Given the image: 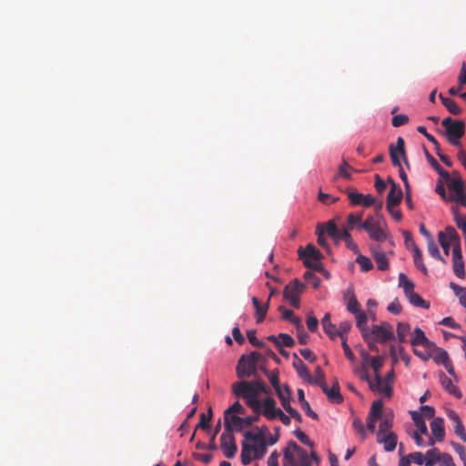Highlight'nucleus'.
<instances>
[{"instance_id":"1","label":"nucleus","mask_w":466,"mask_h":466,"mask_svg":"<svg viewBox=\"0 0 466 466\" xmlns=\"http://www.w3.org/2000/svg\"><path fill=\"white\" fill-rule=\"evenodd\" d=\"M232 392L237 398L243 399L248 407H249L254 413H260L261 411V400L253 387L250 380H241L232 384Z\"/></svg>"},{"instance_id":"2","label":"nucleus","mask_w":466,"mask_h":466,"mask_svg":"<svg viewBox=\"0 0 466 466\" xmlns=\"http://www.w3.org/2000/svg\"><path fill=\"white\" fill-rule=\"evenodd\" d=\"M390 156L394 167H399V174L400 179L403 181L406 190H410V184L408 181V177L405 171L403 170L400 157H401L408 168H410V164L407 159L406 152H405V141L401 137H399L396 142V146L390 145L389 147Z\"/></svg>"},{"instance_id":"3","label":"nucleus","mask_w":466,"mask_h":466,"mask_svg":"<svg viewBox=\"0 0 466 466\" xmlns=\"http://www.w3.org/2000/svg\"><path fill=\"white\" fill-rule=\"evenodd\" d=\"M284 466H309L310 460L307 451L295 441H290L283 453Z\"/></svg>"},{"instance_id":"4","label":"nucleus","mask_w":466,"mask_h":466,"mask_svg":"<svg viewBox=\"0 0 466 466\" xmlns=\"http://www.w3.org/2000/svg\"><path fill=\"white\" fill-rule=\"evenodd\" d=\"M370 366L374 370L375 381H370V388L373 391H379L383 393L386 397H391L392 395V386H390L388 382L382 385V377L380 374V369L383 367V357L377 356L372 357L370 359Z\"/></svg>"},{"instance_id":"5","label":"nucleus","mask_w":466,"mask_h":466,"mask_svg":"<svg viewBox=\"0 0 466 466\" xmlns=\"http://www.w3.org/2000/svg\"><path fill=\"white\" fill-rule=\"evenodd\" d=\"M384 227H386L384 218L377 219L372 216L368 217L365 221L360 224V228L364 229L371 239L378 242L384 241L388 237Z\"/></svg>"},{"instance_id":"6","label":"nucleus","mask_w":466,"mask_h":466,"mask_svg":"<svg viewBox=\"0 0 466 466\" xmlns=\"http://www.w3.org/2000/svg\"><path fill=\"white\" fill-rule=\"evenodd\" d=\"M442 126L445 127V135L448 141L454 147H461L460 139L465 133V123L462 120H454L448 116L442 120Z\"/></svg>"},{"instance_id":"7","label":"nucleus","mask_w":466,"mask_h":466,"mask_svg":"<svg viewBox=\"0 0 466 466\" xmlns=\"http://www.w3.org/2000/svg\"><path fill=\"white\" fill-rule=\"evenodd\" d=\"M299 256L303 260V264L310 269H320L319 266L312 261H319L322 258V255L313 244H308L305 248H299Z\"/></svg>"},{"instance_id":"8","label":"nucleus","mask_w":466,"mask_h":466,"mask_svg":"<svg viewBox=\"0 0 466 466\" xmlns=\"http://www.w3.org/2000/svg\"><path fill=\"white\" fill-rule=\"evenodd\" d=\"M220 447L228 459L234 458L238 451L235 437L228 422L226 423V430H224L220 436Z\"/></svg>"},{"instance_id":"9","label":"nucleus","mask_w":466,"mask_h":466,"mask_svg":"<svg viewBox=\"0 0 466 466\" xmlns=\"http://www.w3.org/2000/svg\"><path fill=\"white\" fill-rule=\"evenodd\" d=\"M369 335H371L377 342L385 343L394 339L393 327L389 322L373 325Z\"/></svg>"},{"instance_id":"10","label":"nucleus","mask_w":466,"mask_h":466,"mask_svg":"<svg viewBox=\"0 0 466 466\" xmlns=\"http://www.w3.org/2000/svg\"><path fill=\"white\" fill-rule=\"evenodd\" d=\"M236 373L240 380H245L252 376L256 378L258 375V366L247 360L246 355L243 354L238 361Z\"/></svg>"},{"instance_id":"11","label":"nucleus","mask_w":466,"mask_h":466,"mask_svg":"<svg viewBox=\"0 0 466 466\" xmlns=\"http://www.w3.org/2000/svg\"><path fill=\"white\" fill-rule=\"evenodd\" d=\"M452 268L459 279L465 278L464 261L461 253V243H454L452 248Z\"/></svg>"},{"instance_id":"12","label":"nucleus","mask_w":466,"mask_h":466,"mask_svg":"<svg viewBox=\"0 0 466 466\" xmlns=\"http://www.w3.org/2000/svg\"><path fill=\"white\" fill-rule=\"evenodd\" d=\"M391 184L390 192L387 197V209L390 208H397L403 198V192L400 186H398L392 179H390Z\"/></svg>"},{"instance_id":"13","label":"nucleus","mask_w":466,"mask_h":466,"mask_svg":"<svg viewBox=\"0 0 466 466\" xmlns=\"http://www.w3.org/2000/svg\"><path fill=\"white\" fill-rule=\"evenodd\" d=\"M320 388H321L322 391L326 394L328 400L331 403H335V404L342 403L343 397L339 391V384L338 380H334L331 388H329L327 383H323V385H321Z\"/></svg>"},{"instance_id":"14","label":"nucleus","mask_w":466,"mask_h":466,"mask_svg":"<svg viewBox=\"0 0 466 466\" xmlns=\"http://www.w3.org/2000/svg\"><path fill=\"white\" fill-rule=\"evenodd\" d=\"M276 404L277 402L272 397H266L261 400L260 414H263L268 420L277 419V412L280 410V409H277Z\"/></svg>"},{"instance_id":"15","label":"nucleus","mask_w":466,"mask_h":466,"mask_svg":"<svg viewBox=\"0 0 466 466\" xmlns=\"http://www.w3.org/2000/svg\"><path fill=\"white\" fill-rule=\"evenodd\" d=\"M370 252L377 264L378 269L381 271L387 270L389 268V259L380 247L379 245L371 246Z\"/></svg>"},{"instance_id":"16","label":"nucleus","mask_w":466,"mask_h":466,"mask_svg":"<svg viewBox=\"0 0 466 466\" xmlns=\"http://www.w3.org/2000/svg\"><path fill=\"white\" fill-rule=\"evenodd\" d=\"M410 344L413 347L416 346H423L426 350H431L432 348H435V343L431 341L425 335L424 331L420 329L416 328L414 329L413 338L410 339Z\"/></svg>"},{"instance_id":"17","label":"nucleus","mask_w":466,"mask_h":466,"mask_svg":"<svg viewBox=\"0 0 466 466\" xmlns=\"http://www.w3.org/2000/svg\"><path fill=\"white\" fill-rule=\"evenodd\" d=\"M303 289L304 285L298 279H295L285 287L283 296L285 299L297 298L300 296Z\"/></svg>"},{"instance_id":"18","label":"nucleus","mask_w":466,"mask_h":466,"mask_svg":"<svg viewBox=\"0 0 466 466\" xmlns=\"http://www.w3.org/2000/svg\"><path fill=\"white\" fill-rule=\"evenodd\" d=\"M448 418L451 420V421L453 424L454 431L456 435L462 441H466V431L465 428L462 424L461 420L460 419L459 415L454 410H449Z\"/></svg>"},{"instance_id":"19","label":"nucleus","mask_w":466,"mask_h":466,"mask_svg":"<svg viewBox=\"0 0 466 466\" xmlns=\"http://www.w3.org/2000/svg\"><path fill=\"white\" fill-rule=\"evenodd\" d=\"M377 442L382 443L386 451H393L397 445V435L394 432L377 435Z\"/></svg>"},{"instance_id":"20","label":"nucleus","mask_w":466,"mask_h":466,"mask_svg":"<svg viewBox=\"0 0 466 466\" xmlns=\"http://www.w3.org/2000/svg\"><path fill=\"white\" fill-rule=\"evenodd\" d=\"M294 359L293 368L296 370L299 378L307 382L311 381V374L304 362L297 356L296 353H294Z\"/></svg>"},{"instance_id":"21","label":"nucleus","mask_w":466,"mask_h":466,"mask_svg":"<svg viewBox=\"0 0 466 466\" xmlns=\"http://www.w3.org/2000/svg\"><path fill=\"white\" fill-rule=\"evenodd\" d=\"M257 430H258V432H252L250 431H248L244 433V438H245V441H252V442H255V443H259L263 441H265V434L266 433H268V427L266 426H263L261 429H258L257 427Z\"/></svg>"},{"instance_id":"22","label":"nucleus","mask_w":466,"mask_h":466,"mask_svg":"<svg viewBox=\"0 0 466 466\" xmlns=\"http://www.w3.org/2000/svg\"><path fill=\"white\" fill-rule=\"evenodd\" d=\"M431 430L432 435L438 441H442L445 437V431L443 426V420L441 418H435L431 422Z\"/></svg>"},{"instance_id":"23","label":"nucleus","mask_w":466,"mask_h":466,"mask_svg":"<svg viewBox=\"0 0 466 466\" xmlns=\"http://www.w3.org/2000/svg\"><path fill=\"white\" fill-rule=\"evenodd\" d=\"M227 422L229 424L232 433L234 431H241L244 427L243 418L238 415H224V430H226Z\"/></svg>"},{"instance_id":"24","label":"nucleus","mask_w":466,"mask_h":466,"mask_svg":"<svg viewBox=\"0 0 466 466\" xmlns=\"http://www.w3.org/2000/svg\"><path fill=\"white\" fill-rule=\"evenodd\" d=\"M440 380L443 388L451 394H453L457 398H461L460 390L453 385L451 379H449L444 372L440 373Z\"/></svg>"},{"instance_id":"25","label":"nucleus","mask_w":466,"mask_h":466,"mask_svg":"<svg viewBox=\"0 0 466 466\" xmlns=\"http://www.w3.org/2000/svg\"><path fill=\"white\" fill-rule=\"evenodd\" d=\"M321 324L324 329V332L331 339H335L337 337V328L330 321V314L326 313L321 319Z\"/></svg>"},{"instance_id":"26","label":"nucleus","mask_w":466,"mask_h":466,"mask_svg":"<svg viewBox=\"0 0 466 466\" xmlns=\"http://www.w3.org/2000/svg\"><path fill=\"white\" fill-rule=\"evenodd\" d=\"M252 450V444H248L246 441L242 442L240 461L243 465H248L251 462L252 459H254Z\"/></svg>"},{"instance_id":"27","label":"nucleus","mask_w":466,"mask_h":466,"mask_svg":"<svg viewBox=\"0 0 466 466\" xmlns=\"http://www.w3.org/2000/svg\"><path fill=\"white\" fill-rule=\"evenodd\" d=\"M252 303L253 306L256 309V317H257V322L260 323L265 319L268 309V300L265 305H261L258 298L253 297L252 298Z\"/></svg>"},{"instance_id":"28","label":"nucleus","mask_w":466,"mask_h":466,"mask_svg":"<svg viewBox=\"0 0 466 466\" xmlns=\"http://www.w3.org/2000/svg\"><path fill=\"white\" fill-rule=\"evenodd\" d=\"M448 181V187L451 191H452L455 194L464 191L465 190V185L462 181L461 177L457 175L453 177L446 178Z\"/></svg>"},{"instance_id":"29","label":"nucleus","mask_w":466,"mask_h":466,"mask_svg":"<svg viewBox=\"0 0 466 466\" xmlns=\"http://www.w3.org/2000/svg\"><path fill=\"white\" fill-rule=\"evenodd\" d=\"M439 97L441 100L442 105L448 109V111L451 114L458 116L461 113V107L453 99L445 97L443 96L442 94H440Z\"/></svg>"},{"instance_id":"30","label":"nucleus","mask_w":466,"mask_h":466,"mask_svg":"<svg viewBox=\"0 0 466 466\" xmlns=\"http://www.w3.org/2000/svg\"><path fill=\"white\" fill-rule=\"evenodd\" d=\"M405 296L407 297L409 302L415 307H420L423 309L430 308V303L424 300L419 294L414 292V289Z\"/></svg>"},{"instance_id":"31","label":"nucleus","mask_w":466,"mask_h":466,"mask_svg":"<svg viewBox=\"0 0 466 466\" xmlns=\"http://www.w3.org/2000/svg\"><path fill=\"white\" fill-rule=\"evenodd\" d=\"M412 251H413V260H414L415 267L419 270H420L425 276H427L428 269L423 263L422 253H421L420 249L417 246H414V248Z\"/></svg>"},{"instance_id":"32","label":"nucleus","mask_w":466,"mask_h":466,"mask_svg":"<svg viewBox=\"0 0 466 466\" xmlns=\"http://www.w3.org/2000/svg\"><path fill=\"white\" fill-rule=\"evenodd\" d=\"M369 416L372 417L376 420H380L384 418L383 416V402L381 400H377L372 402Z\"/></svg>"},{"instance_id":"33","label":"nucleus","mask_w":466,"mask_h":466,"mask_svg":"<svg viewBox=\"0 0 466 466\" xmlns=\"http://www.w3.org/2000/svg\"><path fill=\"white\" fill-rule=\"evenodd\" d=\"M442 453L437 448L429 450L425 454V466H434L436 462L440 461Z\"/></svg>"},{"instance_id":"34","label":"nucleus","mask_w":466,"mask_h":466,"mask_svg":"<svg viewBox=\"0 0 466 466\" xmlns=\"http://www.w3.org/2000/svg\"><path fill=\"white\" fill-rule=\"evenodd\" d=\"M411 418H412V420H413L415 426L418 428V431L421 434H428V428L423 420L421 413H420L418 411H412Z\"/></svg>"},{"instance_id":"35","label":"nucleus","mask_w":466,"mask_h":466,"mask_svg":"<svg viewBox=\"0 0 466 466\" xmlns=\"http://www.w3.org/2000/svg\"><path fill=\"white\" fill-rule=\"evenodd\" d=\"M381 421L379 426V431L377 435L387 434L388 432H391L390 430L392 427V414H387L384 418L380 419Z\"/></svg>"},{"instance_id":"36","label":"nucleus","mask_w":466,"mask_h":466,"mask_svg":"<svg viewBox=\"0 0 466 466\" xmlns=\"http://www.w3.org/2000/svg\"><path fill=\"white\" fill-rule=\"evenodd\" d=\"M362 216H363V212H359V213H350L348 215V218H347V222H348V226L347 228L349 229H353L356 226L360 228V224H362Z\"/></svg>"},{"instance_id":"37","label":"nucleus","mask_w":466,"mask_h":466,"mask_svg":"<svg viewBox=\"0 0 466 466\" xmlns=\"http://www.w3.org/2000/svg\"><path fill=\"white\" fill-rule=\"evenodd\" d=\"M431 350H434L436 352V354L433 356V360L437 364L445 365L450 361L449 354L446 350L436 346L435 348H432Z\"/></svg>"},{"instance_id":"38","label":"nucleus","mask_w":466,"mask_h":466,"mask_svg":"<svg viewBox=\"0 0 466 466\" xmlns=\"http://www.w3.org/2000/svg\"><path fill=\"white\" fill-rule=\"evenodd\" d=\"M450 288L454 291L455 295L459 298L461 305L466 308V288L461 287L453 282L450 283Z\"/></svg>"},{"instance_id":"39","label":"nucleus","mask_w":466,"mask_h":466,"mask_svg":"<svg viewBox=\"0 0 466 466\" xmlns=\"http://www.w3.org/2000/svg\"><path fill=\"white\" fill-rule=\"evenodd\" d=\"M427 244H428L427 246H428V252H429V254H430L432 258H436V259H438V260L441 261L443 264H446V263H447V261H446V259H445V258L441 255L440 249H439V248H438L437 244L435 243L434 239H432V240H431V241H428V243H427Z\"/></svg>"},{"instance_id":"40","label":"nucleus","mask_w":466,"mask_h":466,"mask_svg":"<svg viewBox=\"0 0 466 466\" xmlns=\"http://www.w3.org/2000/svg\"><path fill=\"white\" fill-rule=\"evenodd\" d=\"M426 157L431 166L444 178H450V174L443 170L438 161L426 150Z\"/></svg>"},{"instance_id":"41","label":"nucleus","mask_w":466,"mask_h":466,"mask_svg":"<svg viewBox=\"0 0 466 466\" xmlns=\"http://www.w3.org/2000/svg\"><path fill=\"white\" fill-rule=\"evenodd\" d=\"M399 286L403 289L405 295L414 289L413 282L402 272L399 274Z\"/></svg>"},{"instance_id":"42","label":"nucleus","mask_w":466,"mask_h":466,"mask_svg":"<svg viewBox=\"0 0 466 466\" xmlns=\"http://www.w3.org/2000/svg\"><path fill=\"white\" fill-rule=\"evenodd\" d=\"M260 370L268 376L272 387L276 390V389H279L281 387L279 384V371L278 370H274L272 371H268L266 368L260 367Z\"/></svg>"},{"instance_id":"43","label":"nucleus","mask_w":466,"mask_h":466,"mask_svg":"<svg viewBox=\"0 0 466 466\" xmlns=\"http://www.w3.org/2000/svg\"><path fill=\"white\" fill-rule=\"evenodd\" d=\"M355 318L357 327L360 329L361 334L364 335V332H369L366 326L368 318L365 312L361 310L358 311L357 313H355Z\"/></svg>"},{"instance_id":"44","label":"nucleus","mask_w":466,"mask_h":466,"mask_svg":"<svg viewBox=\"0 0 466 466\" xmlns=\"http://www.w3.org/2000/svg\"><path fill=\"white\" fill-rule=\"evenodd\" d=\"M253 445V457L254 459L260 460L264 457V455L267 453V442L266 440L258 443V444H252Z\"/></svg>"},{"instance_id":"45","label":"nucleus","mask_w":466,"mask_h":466,"mask_svg":"<svg viewBox=\"0 0 466 466\" xmlns=\"http://www.w3.org/2000/svg\"><path fill=\"white\" fill-rule=\"evenodd\" d=\"M410 330V326L408 323L400 322L397 326V336L400 343L406 341V336Z\"/></svg>"},{"instance_id":"46","label":"nucleus","mask_w":466,"mask_h":466,"mask_svg":"<svg viewBox=\"0 0 466 466\" xmlns=\"http://www.w3.org/2000/svg\"><path fill=\"white\" fill-rule=\"evenodd\" d=\"M438 238H439V242L443 249L444 254L446 256H449L451 246H452V248H453L455 242H451V240L446 239V235L442 231L439 232Z\"/></svg>"},{"instance_id":"47","label":"nucleus","mask_w":466,"mask_h":466,"mask_svg":"<svg viewBox=\"0 0 466 466\" xmlns=\"http://www.w3.org/2000/svg\"><path fill=\"white\" fill-rule=\"evenodd\" d=\"M322 229L324 230V233H327L330 238H337L339 235V228L334 223V221L329 220L325 225L322 224Z\"/></svg>"},{"instance_id":"48","label":"nucleus","mask_w":466,"mask_h":466,"mask_svg":"<svg viewBox=\"0 0 466 466\" xmlns=\"http://www.w3.org/2000/svg\"><path fill=\"white\" fill-rule=\"evenodd\" d=\"M356 262L360 266L361 270L365 272L370 270L373 268L371 260L362 254L358 255Z\"/></svg>"},{"instance_id":"49","label":"nucleus","mask_w":466,"mask_h":466,"mask_svg":"<svg viewBox=\"0 0 466 466\" xmlns=\"http://www.w3.org/2000/svg\"><path fill=\"white\" fill-rule=\"evenodd\" d=\"M309 384L319 385V387L326 383L325 381V374L319 366H317L315 369V376H311V381H308Z\"/></svg>"},{"instance_id":"50","label":"nucleus","mask_w":466,"mask_h":466,"mask_svg":"<svg viewBox=\"0 0 466 466\" xmlns=\"http://www.w3.org/2000/svg\"><path fill=\"white\" fill-rule=\"evenodd\" d=\"M304 279L307 281V283L311 285L315 289L319 287L321 282L320 279L311 270H307L304 273Z\"/></svg>"},{"instance_id":"51","label":"nucleus","mask_w":466,"mask_h":466,"mask_svg":"<svg viewBox=\"0 0 466 466\" xmlns=\"http://www.w3.org/2000/svg\"><path fill=\"white\" fill-rule=\"evenodd\" d=\"M246 413L245 408L240 404L239 401H235L230 407H228L225 411L224 415H236L241 414L244 415Z\"/></svg>"},{"instance_id":"52","label":"nucleus","mask_w":466,"mask_h":466,"mask_svg":"<svg viewBox=\"0 0 466 466\" xmlns=\"http://www.w3.org/2000/svg\"><path fill=\"white\" fill-rule=\"evenodd\" d=\"M211 419H212V410H211V408H209L208 414H206V413L200 414V421L197 425L196 429H198V428L202 429V430L208 429L210 427L209 421L211 420Z\"/></svg>"},{"instance_id":"53","label":"nucleus","mask_w":466,"mask_h":466,"mask_svg":"<svg viewBox=\"0 0 466 466\" xmlns=\"http://www.w3.org/2000/svg\"><path fill=\"white\" fill-rule=\"evenodd\" d=\"M452 213L454 215V220L459 228H461L466 235V217L459 214L457 208H452Z\"/></svg>"},{"instance_id":"54","label":"nucleus","mask_w":466,"mask_h":466,"mask_svg":"<svg viewBox=\"0 0 466 466\" xmlns=\"http://www.w3.org/2000/svg\"><path fill=\"white\" fill-rule=\"evenodd\" d=\"M253 383V387L256 390L258 395L260 393L268 394L270 392V389L266 385V383L261 379H256L254 380H250Z\"/></svg>"},{"instance_id":"55","label":"nucleus","mask_w":466,"mask_h":466,"mask_svg":"<svg viewBox=\"0 0 466 466\" xmlns=\"http://www.w3.org/2000/svg\"><path fill=\"white\" fill-rule=\"evenodd\" d=\"M247 337H248V339L250 342V344H252L253 346L260 348V349L267 348V345L263 341L258 340L257 339L255 330H248L247 332Z\"/></svg>"},{"instance_id":"56","label":"nucleus","mask_w":466,"mask_h":466,"mask_svg":"<svg viewBox=\"0 0 466 466\" xmlns=\"http://www.w3.org/2000/svg\"><path fill=\"white\" fill-rule=\"evenodd\" d=\"M348 198L352 206H361L362 205L363 194L359 193L357 191H349Z\"/></svg>"},{"instance_id":"57","label":"nucleus","mask_w":466,"mask_h":466,"mask_svg":"<svg viewBox=\"0 0 466 466\" xmlns=\"http://www.w3.org/2000/svg\"><path fill=\"white\" fill-rule=\"evenodd\" d=\"M350 328L351 323L350 321L341 322L337 329V336H339L341 340H343V338H347V333L350 331Z\"/></svg>"},{"instance_id":"58","label":"nucleus","mask_w":466,"mask_h":466,"mask_svg":"<svg viewBox=\"0 0 466 466\" xmlns=\"http://www.w3.org/2000/svg\"><path fill=\"white\" fill-rule=\"evenodd\" d=\"M443 233L446 235V239L451 240V242L460 243V236L453 227H447Z\"/></svg>"},{"instance_id":"59","label":"nucleus","mask_w":466,"mask_h":466,"mask_svg":"<svg viewBox=\"0 0 466 466\" xmlns=\"http://www.w3.org/2000/svg\"><path fill=\"white\" fill-rule=\"evenodd\" d=\"M350 167V165L345 160H343L342 164L339 167V173L334 177V179H337L339 177H343L347 179H350L351 175L348 171Z\"/></svg>"},{"instance_id":"60","label":"nucleus","mask_w":466,"mask_h":466,"mask_svg":"<svg viewBox=\"0 0 466 466\" xmlns=\"http://www.w3.org/2000/svg\"><path fill=\"white\" fill-rule=\"evenodd\" d=\"M279 343H280V348L282 346L292 348L295 345V340L290 335H289L287 333H280L279 334Z\"/></svg>"},{"instance_id":"61","label":"nucleus","mask_w":466,"mask_h":466,"mask_svg":"<svg viewBox=\"0 0 466 466\" xmlns=\"http://www.w3.org/2000/svg\"><path fill=\"white\" fill-rule=\"evenodd\" d=\"M318 200L325 205H330L332 203L337 202L339 200V198H334L319 190L318 195Z\"/></svg>"},{"instance_id":"62","label":"nucleus","mask_w":466,"mask_h":466,"mask_svg":"<svg viewBox=\"0 0 466 466\" xmlns=\"http://www.w3.org/2000/svg\"><path fill=\"white\" fill-rule=\"evenodd\" d=\"M347 309L350 312H351L353 314H355L360 310V305L358 302V300L354 295H352L349 299L348 303H347Z\"/></svg>"},{"instance_id":"63","label":"nucleus","mask_w":466,"mask_h":466,"mask_svg":"<svg viewBox=\"0 0 466 466\" xmlns=\"http://www.w3.org/2000/svg\"><path fill=\"white\" fill-rule=\"evenodd\" d=\"M409 122V117L407 115L400 114L396 115L391 119V124L395 127H401Z\"/></svg>"},{"instance_id":"64","label":"nucleus","mask_w":466,"mask_h":466,"mask_svg":"<svg viewBox=\"0 0 466 466\" xmlns=\"http://www.w3.org/2000/svg\"><path fill=\"white\" fill-rule=\"evenodd\" d=\"M294 434H295L296 438L299 441H301L303 444L309 446V447H313V445H314L313 442L309 440V438L304 431L298 429L294 431Z\"/></svg>"}]
</instances>
